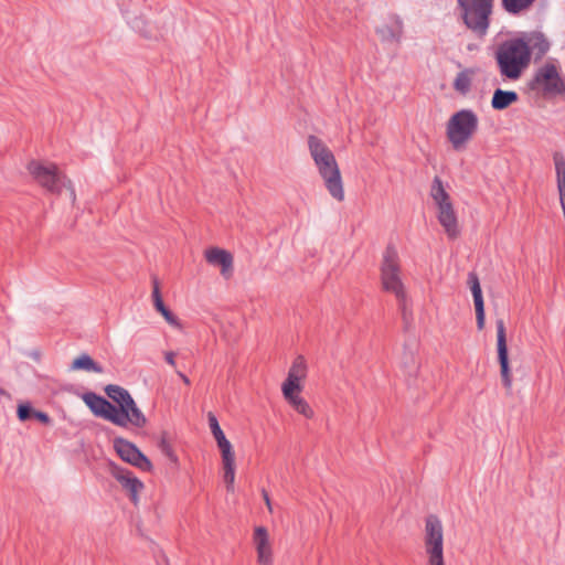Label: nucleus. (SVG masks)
<instances>
[{"label": "nucleus", "instance_id": "7c9ffc66", "mask_svg": "<svg viewBox=\"0 0 565 565\" xmlns=\"http://www.w3.org/2000/svg\"><path fill=\"white\" fill-rule=\"evenodd\" d=\"M158 447L160 451L173 463L178 465L179 459L177 454L174 452L169 439H168V433L163 431L161 434V437L158 443Z\"/></svg>", "mask_w": 565, "mask_h": 565}, {"label": "nucleus", "instance_id": "c85d7f7f", "mask_svg": "<svg viewBox=\"0 0 565 565\" xmlns=\"http://www.w3.org/2000/svg\"><path fill=\"white\" fill-rule=\"evenodd\" d=\"M430 195L438 207L443 206L445 203H451L450 196L444 189L443 181L439 177H435L433 180Z\"/></svg>", "mask_w": 565, "mask_h": 565}, {"label": "nucleus", "instance_id": "423d86ee", "mask_svg": "<svg viewBox=\"0 0 565 565\" xmlns=\"http://www.w3.org/2000/svg\"><path fill=\"white\" fill-rule=\"evenodd\" d=\"M531 90L542 92L544 96L565 94V79L559 73L558 66L553 62L542 65L529 82Z\"/></svg>", "mask_w": 565, "mask_h": 565}, {"label": "nucleus", "instance_id": "4468645a", "mask_svg": "<svg viewBox=\"0 0 565 565\" xmlns=\"http://www.w3.org/2000/svg\"><path fill=\"white\" fill-rule=\"evenodd\" d=\"M114 477L128 492L130 501L136 505L138 503V493L143 489V483L130 470L120 467L114 468Z\"/></svg>", "mask_w": 565, "mask_h": 565}, {"label": "nucleus", "instance_id": "4c0bfd02", "mask_svg": "<svg viewBox=\"0 0 565 565\" xmlns=\"http://www.w3.org/2000/svg\"><path fill=\"white\" fill-rule=\"evenodd\" d=\"M177 373L180 376V379L183 381L184 384L190 385V379L185 374H183L180 371H178Z\"/></svg>", "mask_w": 565, "mask_h": 565}, {"label": "nucleus", "instance_id": "e433bc0d", "mask_svg": "<svg viewBox=\"0 0 565 565\" xmlns=\"http://www.w3.org/2000/svg\"><path fill=\"white\" fill-rule=\"evenodd\" d=\"M262 493H263V498H264V501H265L268 510L271 512L273 508H271V501H270L268 492L265 489H263Z\"/></svg>", "mask_w": 565, "mask_h": 565}, {"label": "nucleus", "instance_id": "f03ea898", "mask_svg": "<svg viewBox=\"0 0 565 565\" xmlns=\"http://www.w3.org/2000/svg\"><path fill=\"white\" fill-rule=\"evenodd\" d=\"M500 75L504 79L518 81L530 66L529 50L519 36L500 42L493 52Z\"/></svg>", "mask_w": 565, "mask_h": 565}, {"label": "nucleus", "instance_id": "39448f33", "mask_svg": "<svg viewBox=\"0 0 565 565\" xmlns=\"http://www.w3.org/2000/svg\"><path fill=\"white\" fill-rule=\"evenodd\" d=\"M26 169L32 178L47 192L60 194L63 188H70L71 196L73 200L75 199V191L71 186V181L58 171L55 164H43L40 161L32 160L28 163Z\"/></svg>", "mask_w": 565, "mask_h": 565}, {"label": "nucleus", "instance_id": "a878e982", "mask_svg": "<svg viewBox=\"0 0 565 565\" xmlns=\"http://www.w3.org/2000/svg\"><path fill=\"white\" fill-rule=\"evenodd\" d=\"M72 370H84L87 372L103 373L104 367L95 362L90 355L83 353L73 360Z\"/></svg>", "mask_w": 565, "mask_h": 565}, {"label": "nucleus", "instance_id": "aec40b11", "mask_svg": "<svg viewBox=\"0 0 565 565\" xmlns=\"http://www.w3.org/2000/svg\"><path fill=\"white\" fill-rule=\"evenodd\" d=\"M282 395L285 399L288 402V404L300 415L303 417L310 419L313 417L315 412L311 408V406L308 404V402L299 395L301 392L300 388H286L281 390Z\"/></svg>", "mask_w": 565, "mask_h": 565}, {"label": "nucleus", "instance_id": "2f4dec72", "mask_svg": "<svg viewBox=\"0 0 565 565\" xmlns=\"http://www.w3.org/2000/svg\"><path fill=\"white\" fill-rule=\"evenodd\" d=\"M34 412L35 409L29 403H23L18 406L17 415L21 422H26L33 418Z\"/></svg>", "mask_w": 565, "mask_h": 565}, {"label": "nucleus", "instance_id": "7ed1b4c3", "mask_svg": "<svg viewBox=\"0 0 565 565\" xmlns=\"http://www.w3.org/2000/svg\"><path fill=\"white\" fill-rule=\"evenodd\" d=\"M493 9L494 0H457L455 12L467 30L482 39L490 29Z\"/></svg>", "mask_w": 565, "mask_h": 565}, {"label": "nucleus", "instance_id": "a211bd4d", "mask_svg": "<svg viewBox=\"0 0 565 565\" xmlns=\"http://www.w3.org/2000/svg\"><path fill=\"white\" fill-rule=\"evenodd\" d=\"M438 221L450 239L458 237L460 231L452 203H445L438 207Z\"/></svg>", "mask_w": 565, "mask_h": 565}, {"label": "nucleus", "instance_id": "473e14b6", "mask_svg": "<svg viewBox=\"0 0 565 565\" xmlns=\"http://www.w3.org/2000/svg\"><path fill=\"white\" fill-rule=\"evenodd\" d=\"M207 420L212 435L214 436L215 439L224 436V433L218 424V420L212 412L207 414Z\"/></svg>", "mask_w": 565, "mask_h": 565}, {"label": "nucleus", "instance_id": "f257e3e1", "mask_svg": "<svg viewBox=\"0 0 565 565\" xmlns=\"http://www.w3.org/2000/svg\"><path fill=\"white\" fill-rule=\"evenodd\" d=\"M308 147L327 191L332 199L342 202L344 200V189L334 154L320 138L313 135L308 138Z\"/></svg>", "mask_w": 565, "mask_h": 565}, {"label": "nucleus", "instance_id": "f3484780", "mask_svg": "<svg viewBox=\"0 0 565 565\" xmlns=\"http://www.w3.org/2000/svg\"><path fill=\"white\" fill-rule=\"evenodd\" d=\"M117 411L122 413L120 415V420L114 422V425H117L119 427H127L128 424H131L137 428H142L147 424L146 416L138 408L134 398L124 408H117Z\"/></svg>", "mask_w": 565, "mask_h": 565}, {"label": "nucleus", "instance_id": "9d476101", "mask_svg": "<svg viewBox=\"0 0 565 565\" xmlns=\"http://www.w3.org/2000/svg\"><path fill=\"white\" fill-rule=\"evenodd\" d=\"M82 399L96 417L110 423L120 420L122 412L117 411V407L102 395L95 392H86L82 395Z\"/></svg>", "mask_w": 565, "mask_h": 565}, {"label": "nucleus", "instance_id": "c756f323", "mask_svg": "<svg viewBox=\"0 0 565 565\" xmlns=\"http://www.w3.org/2000/svg\"><path fill=\"white\" fill-rule=\"evenodd\" d=\"M396 299H397L398 309L401 311L402 319L404 322V329L407 331L413 321V312L409 307V301H408L407 295L404 294V295H402L401 298H396Z\"/></svg>", "mask_w": 565, "mask_h": 565}, {"label": "nucleus", "instance_id": "72a5a7b5", "mask_svg": "<svg viewBox=\"0 0 565 565\" xmlns=\"http://www.w3.org/2000/svg\"><path fill=\"white\" fill-rule=\"evenodd\" d=\"M404 367L408 370L409 375L416 374L418 370V364L414 358V354L412 352L405 353V362Z\"/></svg>", "mask_w": 565, "mask_h": 565}, {"label": "nucleus", "instance_id": "b1692460", "mask_svg": "<svg viewBox=\"0 0 565 565\" xmlns=\"http://www.w3.org/2000/svg\"><path fill=\"white\" fill-rule=\"evenodd\" d=\"M501 8L510 15L518 17L530 11L536 0H500Z\"/></svg>", "mask_w": 565, "mask_h": 565}, {"label": "nucleus", "instance_id": "58836bf2", "mask_svg": "<svg viewBox=\"0 0 565 565\" xmlns=\"http://www.w3.org/2000/svg\"><path fill=\"white\" fill-rule=\"evenodd\" d=\"M145 22L142 20H136L132 28L137 29L138 31H141L140 24H143Z\"/></svg>", "mask_w": 565, "mask_h": 565}, {"label": "nucleus", "instance_id": "393cba45", "mask_svg": "<svg viewBox=\"0 0 565 565\" xmlns=\"http://www.w3.org/2000/svg\"><path fill=\"white\" fill-rule=\"evenodd\" d=\"M107 396L119 405L118 408H124L132 399L130 393L116 384H108L105 387Z\"/></svg>", "mask_w": 565, "mask_h": 565}, {"label": "nucleus", "instance_id": "2eb2a0df", "mask_svg": "<svg viewBox=\"0 0 565 565\" xmlns=\"http://www.w3.org/2000/svg\"><path fill=\"white\" fill-rule=\"evenodd\" d=\"M205 259L210 265L220 266L221 274L225 278H230L232 276L233 256L230 252L218 247H212L206 249Z\"/></svg>", "mask_w": 565, "mask_h": 565}, {"label": "nucleus", "instance_id": "c9c22d12", "mask_svg": "<svg viewBox=\"0 0 565 565\" xmlns=\"http://www.w3.org/2000/svg\"><path fill=\"white\" fill-rule=\"evenodd\" d=\"M174 358H175V354H174V352H172V351L167 352V353L164 354V360H166V362H167L168 364H170L171 366H174V365H175V360H174Z\"/></svg>", "mask_w": 565, "mask_h": 565}, {"label": "nucleus", "instance_id": "9b49d317", "mask_svg": "<svg viewBox=\"0 0 565 565\" xmlns=\"http://www.w3.org/2000/svg\"><path fill=\"white\" fill-rule=\"evenodd\" d=\"M497 350H498V361L500 364V374L502 379L503 386L511 391L512 388V375L509 365V353L507 345V334H505V326L502 319L497 320Z\"/></svg>", "mask_w": 565, "mask_h": 565}, {"label": "nucleus", "instance_id": "ddd939ff", "mask_svg": "<svg viewBox=\"0 0 565 565\" xmlns=\"http://www.w3.org/2000/svg\"><path fill=\"white\" fill-rule=\"evenodd\" d=\"M215 440L222 454V462L224 469L223 479L226 483V489L227 491H233L235 480V455L232 445L225 435Z\"/></svg>", "mask_w": 565, "mask_h": 565}, {"label": "nucleus", "instance_id": "5701e85b", "mask_svg": "<svg viewBox=\"0 0 565 565\" xmlns=\"http://www.w3.org/2000/svg\"><path fill=\"white\" fill-rule=\"evenodd\" d=\"M518 100L519 95L516 92L497 88L492 95L491 107L494 110H504Z\"/></svg>", "mask_w": 565, "mask_h": 565}, {"label": "nucleus", "instance_id": "6e6552de", "mask_svg": "<svg viewBox=\"0 0 565 565\" xmlns=\"http://www.w3.org/2000/svg\"><path fill=\"white\" fill-rule=\"evenodd\" d=\"M424 543L427 565H445L443 524L436 515L430 514L425 520Z\"/></svg>", "mask_w": 565, "mask_h": 565}, {"label": "nucleus", "instance_id": "20e7f679", "mask_svg": "<svg viewBox=\"0 0 565 565\" xmlns=\"http://www.w3.org/2000/svg\"><path fill=\"white\" fill-rule=\"evenodd\" d=\"M479 126L477 114L471 109L456 111L447 121L446 135L455 150H461L473 137Z\"/></svg>", "mask_w": 565, "mask_h": 565}, {"label": "nucleus", "instance_id": "4be33fe9", "mask_svg": "<svg viewBox=\"0 0 565 565\" xmlns=\"http://www.w3.org/2000/svg\"><path fill=\"white\" fill-rule=\"evenodd\" d=\"M152 299H153V306H154L156 310L162 315L164 320L173 327H180L179 319L164 305V302L162 300V296H161V292L159 289V284L157 281V279H153Z\"/></svg>", "mask_w": 565, "mask_h": 565}, {"label": "nucleus", "instance_id": "dca6fc26", "mask_svg": "<svg viewBox=\"0 0 565 565\" xmlns=\"http://www.w3.org/2000/svg\"><path fill=\"white\" fill-rule=\"evenodd\" d=\"M467 282L470 286L471 294L473 297L477 328H478V330H482L484 328L486 315H484V301H483L482 290H481L478 275L473 271L469 273Z\"/></svg>", "mask_w": 565, "mask_h": 565}, {"label": "nucleus", "instance_id": "6ab92c4d", "mask_svg": "<svg viewBox=\"0 0 565 565\" xmlns=\"http://www.w3.org/2000/svg\"><path fill=\"white\" fill-rule=\"evenodd\" d=\"M253 540L257 551L258 563L262 565L271 564V547L269 544L267 529L264 526H257L254 531Z\"/></svg>", "mask_w": 565, "mask_h": 565}, {"label": "nucleus", "instance_id": "412c9836", "mask_svg": "<svg viewBox=\"0 0 565 565\" xmlns=\"http://www.w3.org/2000/svg\"><path fill=\"white\" fill-rule=\"evenodd\" d=\"M307 364L303 356L299 355L292 362L287 379L281 385V390L286 388H300V381L306 376Z\"/></svg>", "mask_w": 565, "mask_h": 565}, {"label": "nucleus", "instance_id": "f704fd0d", "mask_svg": "<svg viewBox=\"0 0 565 565\" xmlns=\"http://www.w3.org/2000/svg\"><path fill=\"white\" fill-rule=\"evenodd\" d=\"M33 418L38 419L40 423L44 425H49L52 422L51 417L46 413L36 409L33 413Z\"/></svg>", "mask_w": 565, "mask_h": 565}, {"label": "nucleus", "instance_id": "bb28decb", "mask_svg": "<svg viewBox=\"0 0 565 565\" xmlns=\"http://www.w3.org/2000/svg\"><path fill=\"white\" fill-rule=\"evenodd\" d=\"M376 33L381 36V40L384 42H398L401 40L403 33V23L396 18V25H383L376 29Z\"/></svg>", "mask_w": 565, "mask_h": 565}, {"label": "nucleus", "instance_id": "1a4fd4ad", "mask_svg": "<svg viewBox=\"0 0 565 565\" xmlns=\"http://www.w3.org/2000/svg\"><path fill=\"white\" fill-rule=\"evenodd\" d=\"M114 448L118 456L126 462L141 469L150 471L152 469L151 461L139 450V448L122 437L114 439Z\"/></svg>", "mask_w": 565, "mask_h": 565}, {"label": "nucleus", "instance_id": "f8f14e48", "mask_svg": "<svg viewBox=\"0 0 565 565\" xmlns=\"http://www.w3.org/2000/svg\"><path fill=\"white\" fill-rule=\"evenodd\" d=\"M523 39L525 46L529 50V61L532 58L535 63L540 62L551 49V42L542 31L522 32L518 35Z\"/></svg>", "mask_w": 565, "mask_h": 565}, {"label": "nucleus", "instance_id": "cd10ccee", "mask_svg": "<svg viewBox=\"0 0 565 565\" xmlns=\"http://www.w3.org/2000/svg\"><path fill=\"white\" fill-rule=\"evenodd\" d=\"M475 71L466 68L459 72L454 81V88L461 95H467L471 89L472 75Z\"/></svg>", "mask_w": 565, "mask_h": 565}, {"label": "nucleus", "instance_id": "0eeeda50", "mask_svg": "<svg viewBox=\"0 0 565 565\" xmlns=\"http://www.w3.org/2000/svg\"><path fill=\"white\" fill-rule=\"evenodd\" d=\"M381 280L385 291L401 298L406 294L404 285L401 279V265L397 249L394 245L388 244L384 250L381 264Z\"/></svg>", "mask_w": 565, "mask_h": 565}]
</instances>
